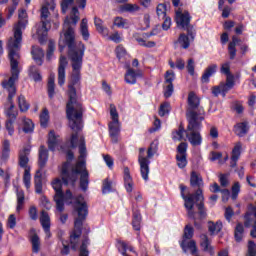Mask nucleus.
Listing matches in <instances>:
<instances>
[{"mask_svg":"<svg viewBox=\"0 0 256 256\" xmlns=\"http://www.w3.org/2000/svg\"><path fill=\"white\" fill-rule=\"evenodd\" d=\"M79 9L72 8L71 17L64 21V45L68 46V57L72 61V74L68 83L69 101L66 105L67 119H83V105L77 101V89L81 87V68L85 55V44L75 43V26L79 23Z\"/></svg>","mask_w":256,"mask_h":256,"instance_id":"f257e3e1","label":"nucleus"},{"mask_svg":"<svg viewBox=\"0 0 256 256\" xmlns=\"http://www.w3.org/2000/svg\"><path fill=\"white\" fill-rule=\"evenodd\" d=\"M79 149V160L76 162V169H72L69 174V165L65 164L62 170V183L64 185H75L77 179L80 175V188L82 191H87L89 187V172L87 171V166L85 165V157H87V147L85 146V137L81 136L78 144Z\"/></svg>","mask_w":256,"mask_h":256,"instance_id":"f03ea898","label":"nucleus"},{"mask_svg":"<svg viewBox=\"0 0 256 256\" xmlns=\"http://www.w3.org/2000/svg\"><path fill=\"white\" fill-rule=\"evenodd\" d=\"M27 11L21 10L18 13V22L13 26V36L8 39L7 49L10 65H19L21 59V43H23V31L27 29Z\"/></svg>","mask_w":256,"mask_h":256,"instance_id":"7ed1b4c3","label":"nucleus"},{"mask_svg":"<svg viewBox=\"0 0 256 256\" xmlns=\"http://www.w3.org/2000/svg\"><path fill=\"white\" fill-rule=\"evenodd\" d=\"M74 209L78 213V217L74 221V230L70 235V245L73 251H77L83 229V221L87 219V215L89 213L87 202H83V195L76 197Z\"/></svg>","mask_w":256,"mask_h":256,"instance_id":"20e7f679","label":"nucleus"},{"mask_svg":"<svg viewBox=\"0 0 256 256\" xmlns=\"http://www.w3.org/2000/svg\"><path fill=\"white\" fill-rule=\"evenodd\" d=\"M11 67V77L2 82V87L8 91V102L10 107L5 110V115L7 121H15L19 112L15 109V104H13V97L17 95V87L15 86V81L19 80V64H10Z\"/></svg>","mask_w":256,"mask_h":256,"instance_id":"39448f33","label":"nucleus"},{"mask_svg":"<svg viewBox=\"0 0 256 256\" xmlns=\"http://www.w3.org/2000/svg\"><path fill=\"white\" fill-rule=\"evenodd\" d=\"M190 185L198 188L194 193L196 207L198 208L199 219H205L207 210L205 209V197L203 196V178L195 171L191 172Z\"/></svg>","mask_w":256,"mask_h":256,"instance_id":"423d86ee","label":"nucleus"},{"mask_svg":"<svg viewBox=\"0 0 256 256\" xmlns=\"http://www.w3.org/2000/svg\"><path fill=\"white\" fill-rule=\"evenodd\" d=\"M201 105V99L197 97L195 92L188 94V107L186 110V119L193 125L195 121H205V109L199 107Z\"/></svg>","mask_w":256,"mask_h":256,"instance_id":"0eeeda50","label":"nucleus"},{"mask_svg":"<svg viewBox=\"0 0 256 256\" xmlns=\"http://www.w3.org/2000/svg\"><path fill=\"white\" fill-rule=\"evenodd\" d=\"M157 150H158V144L155 142H152L150 144V147L148 148V151H147V157L143 155V153H145V148L139 149L138 162L140 165V173L144 181H149V164L151 163L149 159H153V155L157 153Z\"/></svg>","mask_w":256,"mask_h":256,"instance_id":"6e6552de","label":"nucleus"},{"mask_svg":"<svg viewBox=\"0 0 256 256\" xmlns=\"http://www.w3.org/2000/svg\"><path fill=\"white\" fill-rule=\"evenodd\" d=\"M202 123L203 120H194L193 124L188 121L186 137L193 147H199V145L203 143V137H201V133L199 132L201 130Z\"/></svg>","mask_w":256,"mask_h":256,"instance_id":"1a4fd4ad","label":"nucleus"},{"mask_svg":"<svg viewBox=\"0 0 256 256\" xmlns=\"http://www.w3.org/2000/svg\"><path fill=\"white\" fill-rule=\"evenodd\" d=\"M176 23L178 27L181 29H184V31H187L188 37H191V41H195V35H197V32L195 31V27L191 25V15H189V12H176Z\"/></svg>","mask_w":256,"mask_h":256,"instance_id":"9d476101","label":"nucleus"},{"mask_svg":"<svg viewBox=\"0 0 256 256\" xmlns=\"http://www.w3.org/2000/svg\"><path fill=\"white\" fill-rule=\"evenodd\" d=\"M51 13L49 12L48 6H42L41 8V23L42 26L37 29V35H38V41L39 43L43 44L47 41V33L49 32V28H47V25H49V16Z\"/></svg>","mask_w":256,"mask_h":256,"instance_id":"9b49d317","label":"nucleus"},{"mask_svg":"<svg viewBox=\"0 0 256 256\" xmlns=\"http://www.w3.org/2000/svg\"><path fill=\"white\" fill-rule=\"evenodd\" d=\"M52 187L55 191L54 195V201L56 203V209L59 211V213H63L65 211L64 204H63V199L65 197V194L63 193V181L61 179L56 178L52 182Z\"/></svg>","mask_w":256,"mask_h":256,"instance_id":"f8f14e48","label":"nucleus"},{"mask_svg":"<svg viewBox=\"0 0 256 256\" xmlns=\"http://www.w3.org/2000/svg\"><path fill=\"white\" fill-rule=\"evenodd\" d=\"M235 87V77L234 76H228L226 78V83L221 82L217 86L212 87V95L214 97H219V95H222V97H225L229 91H231V88Z\"/></svg>","mask_w":256,"mask_h":256,"instance_id":"ddd939ff","label":"nucleus"},{"mask_svg":"<svg viewBox=\"0 0 256 256\" xmlns=\"http://www.w3.org/2000/svg\"><path fill=\"white\" fill-rule=\"evenodd\" d=\"M185 189L187 187L183 184L180 185L181 196L184 199V206L188 211V217H193L195 215V211L193 210L197 202L195 201V194H189V196H185Z\"/></svg>","mask_w":256,"mask_h":256,"instance_id":"4468645a","label":"nucleus"},{"mask_svg":"<svg viewBox=\"0 0 256 256\" xmlns=\"http://www.w3.org/2000/svg\"><path fill=\"white\" fill-rule=\"evenodd\" d=\"M29 155H31V147L25 146L23 149L19 151L18 154V165L24 171H31V166H29Z\"/></svg>","mask_w":256,"mask_h":256,"instance_id":"2eb2a0df","label":"nucleus"},{"mask_svg":"<svg viewBox=\"0 0 256 256\" xmlns=\"http://www.w3.org/2000/svg\"><path fill=\"white\" fill-rule=\"evenodd\" d=\"M67 65H69L67 57L60 56L58 67V85H60V87L65 85V69H67Z\"/></svg>","mask_w":256,"mask_h":256,"instance_id":"dca6fc26","label":"nucleus"},{"mask_svg":"<svg viewBox=\"0 0 256 256\" xmlns=\"http://www.w3.org/2000/svg\"><path fill=\"white\" fill-rule=\"evenodd\" d=\"M47 161H49V150L41 145L38 150V167L45 169L47 167Z\"/></svg>","mask_w":256,"mask_h":256,"instance_id":"f3484780","label":"nucleus"},{"mask_svg":"<svg viewBox=\"0 0 256 256\" xmlns=\"http://www.w3.org/2000/svg\"><path fill=\"white\" fill-rule=\"evenodd\" d=\"M40 223L47 237H51V218L49 217V213H47L45 210H42L41 212Z\"/></svg>","mask_w":256,"mask_h":256,"instance_id":"a211bd4d","label":"nucleus"},{"mask_svg":"<svg viewBox=\"0 0 256 256\" xmlns=\"http://www.w3.org/2000/svg\"><path fill=\"white\" fill-rule=\"evenodd\" d=\"M241 147V142H237L232 150L230 162V167H232V169L237 167V161H239V157H241Z\"/></svg>","mask_w":256,"mask_h":256,"instance_id":"6ab92c4d","label":"nucleus"},{"mask_svg":"<svg viewBox=\"0 0 256 256\" xmlns=\"http://www.w3.org/2000/svg\"><path fill=\"white\" fill-rule=\"evenodd\" d=\"M133 38L138 43V45H140V47H147L148 49H151L157 45L155 41H147L149 38H145V33L142 34V37L139 36V34H134Z\"/></svg>","mask_w":256,"mask_h":256,"instance_id":"aec40b11","label":"nucleus"},{"mask_svg":"<svg viewBox=\"0 0 256 256\" xmlns=\"http://www.w3.org/2000/svg\"><path fill=\"white\" fill-rule=\"evenodd\" d=\"M234 132L238 137H245L249 133V122L244 121L234 126Z\"/></svg>","mask_w":256,"mask_h":256,"instance_id":"412c9836","label":"nucleus"},{"mask_svg":"<svg viewBox=\"0 0 256 256\" xmlns=\"http://www.w3.org/2000/svg\"><path fill=\"white\" fill-rule=\"evenodd\" d=\"M31 54L37 65H43V57H45V52H43V49H41L39 46H32Z\"/></svg>","mask_w":256,"mask_h":256,"instance_id":"4be33fe9","label":"nucleus"},{"mask_svg":"<svg viewBox=\"0 0 256 256\" xmlns=\"http://www.w3.org/2000/svg\"><path fill=\"white\" fill-rule=\"evenodd\" d=\"M215 73H217V64L209 65L205 69V71L201 77L202 83H209V78L213 77V75H215Z\"/></svg>","mask_w":256,"mask_h":256,"instance_id":"5701e85b","label":"nucleus"},{"mask_svg":"<svg viewBox=\"0 0 256 256\" xmlns=\"http://www.w3.org/2000/svg\"><path fill=\"white\" fill-rule=\"evenodd\" d=\"M120 132H121V129L119 128V122L109 123V133H110L112 142L117 143L119 141L117 137H119Z\"/></svg>","mask_w":256,"mask_h":256,"instance_id":"b1692460","label":"nucleus"},{"mask_svg":"<svg viewBox=\"0 0 256 256\" xmlns=\"http://www.w3.org/2000/svg\"><path fill=\"white\" fill-rule=\"evenodd\" d=\"M180 245L184 253H187V249H189L191 255H195L197 253V242H195V240L187 241L184 239Z\"/></svg>","mask_w":256,"mask_h":256,"instance_id":"393cba45","label":"nucleus"},{"mask_svg":"<svg viewBox=\"0 0 256 256\" xmlns=\"http://www.w3.org/2000/svg\"><path fill=\"white\" fill-rule=\"evenodd\" d=\"M58 145H59V136L55 134V131L51 130L48 134L49 151H55Z\"/></svg>","mask_w":256,"mask_h":256,"instance_id":"a878e982","label":"nucleus"},{"mask_svg":"<svg viewBox=\"0 0 256 256\" xmlns=\"http://www.w3.org/2000/svg\"><path fill=\"white\" fill-rule=\"evenodd\" d=\"M67 161L63 163L62 168H61V177L63 178V169H65V165H68V174L71 173L72 169H77V164H75L74 166L71 164V161H73V159H75V155L73 154V151L69 150L67 152Z\"/></svg>","mask_w":256,"mask_h":256,"instance_id":"bb28decb","label":"nucleus"},{"mask_svg":"<svg viewBox=\"0 0 256 256\" xmlns=\"http://www.w3.org/2000/svg\"><path fill=\"white\" fill-rule=\"evenodd\" d=\"M241 39H239L237 36L232 37V41L228 45V53L230 55V59L233 61L235 57H237V43H239Z\"/></svg>","mask_w":256,"mask_h":256,"instance_id":"cd10ccee","label":"nucleus"},{"mask_svg":"<svg viewBox=\"0 0 256 256\" xmlns=\"http://www.w3.org/2000/svg\"><path fill=\"white\" fill-rule=\"evenodd\" d=\"M94 25L100 35H103V37L109 36V28L103 26V20L101 18L94 17Z\"/></svg>","mask_w":256,"mask_h":256,"instance_id":"c85d7f7f","label":"nucleus"},{"mask_svg":"<svg viewBox=\"0 0 256 256\" xmlns=\"http://www.w3.org/2000/svg\"><path fill=\"white\" fill-rule=\"evenodd\" d=\"M124 185L128 193H131V191H133V178H131V172L129 171V167L124 168Z\"/></svg>","mask_w":256,"mask_h":256,"instance_id":"c756f323","label":"nucleus"},{"mask_svg":"<svg viewBox=\"0 0 256 256\" xmlns=\"http://www.w3.org/2000/svg\"><path fill=\"white\" fill-rule=\"evenodd\" d=\"M221 229H223V223L221 221H217L216 223L213 221L208 222V231L210 235L221 233Z\"/></svg>","mask_w":256,"mask_h":256,"instance_id":"7c9ffc66","label":"nucleus"},{"mask_svg":"<svg viewBox=\"0 0 256 256\" xmlns=\"http://www.w3.org/2000/svg\"><path fill=\"white\" fill-rule=\"evenodd\" d=\"M200 239V245L203 248V251H209V253H213V246H211V239H209V236L202 234Z\"/></svg>","mask_w":256,"mask_h":256,"instance_id":"2f4dec72","label":"nucleus"},{"mask_svg":"<svg viewBox=\"0 0 256 256\" xmlns=\"http://www.w3.org/2000/svg\"><path fill=\"white\" fill-rule=\"evenodd\" d=\"M191 37L189 39V36H187L185 33L180 34L178 37V40L175 43H179L180 47L182 49H189V46L191 45Z\"/></svg>","mask_w":256,"mask_h":256,"instance_id":"473e14b6","label":"nucleus"},{"mask_svg":"<svg viewBox=\"0 0 256 256\" xmlns=\"http://www.w3.org/2000/svg\"><path fill=\"white\" fill-rule=\"evenodd\" d=\"M80 33H81L84 41H89V37H90L89 26L87 25V19L86 18L82 19V21H81Z\"/></svg>","mask_w":256,"mask_h":256,"instance_id":"72a5a7b5","label":"nucleus"},{"mask_svg":"<svg viewBox=\"0 0 256 256\" xmlns=\"http://www.w3.org/2000/svg\"><path fill=\"white\" fill-rule=\"evenodd\" d=\"M113 191H115V188L113 187V181H111L109 178L104 179L102 183L103 195H107V193H113Z\"/></svg>","mask_w":256,"mask_h":256,"instance_id":"f704fd0d","label":"nucleus"},{"mask_svg":"<svg viewBox=\"0 0 256 256\" xmlns=\"http://www.w3.org/2000/svg\"><path fill=\"white\" fill-rule=\"evenodd\" d=\"M125 81L129 85H135L137 83V73H135V70L129 68L125 74Z\"/></svg>","mask_w":256,"mask_h":256,"instance_id":"c9c22d12","label":"nucleus"},{"mask_svg":"<svg viewBox=\"0 0 256 256\" xmlns=\"http://www.w3.org/2000/svg\"><path fill=\"white\" fill-rule=\"evenodd\" d=\"M243 233H245V228L243 227V224L238 223L235 227V231H234V237H235V241H237V243H241L242 239H243Z\"/></svg>","mask_w":256,"mask_h":256,"instance_id":"e433bc0d","label":"nucleus"},{"mask_svg":"<svg viewBox=\"0 0 256 256\" xmlns=\"http://www.w3.org/2000/svg\"><path fill=\"white\" fill-rule=\"evenodd\" d=\"M132 227L134 231H141V213L137 211L133 213Z\"/></svg>","mask_w":256,"mask_h":256,"instance_id":"4c0bfd02","label":"nucleus"},{"mask_svg":"<svg viewBox=\"0 0 256 256\" xmlns=\"http://www.w3.org/2000/svg\"><path fill=\"white\" fill-rule=\"evenodd\" d=\"M31 243L33 253H39L41 249V240L39 239V236L37 234H34L31 237Z\"/></svg>","mask_w":256,"mask_h":256,"instance_id":"58836bf2","label":"nucleus"},{"mask_svg":"<svg viewBox=\"0 0 256 256\" xmlns=\"http://www.w3.org/2000/svg\"><path fill=\"white\" fill-rule=\"evenodd\" d=\"M34 185H35V193H43V179L41 178V175L36 174L34 177Z\"/></svg>","mask_w":256,"mask_h":256,"instance_id":"ea45409f","label":"nucleus"},{"mask_svg":"<svg viewBox=\"0 0 256 256\" xmlns=\"http://www.w3.org/2000/svg\"><path fill=\"white\" fill-rule=\"evenodd\" d=\"M120 11L123 13H135L136 11H139V6L137 4L126 3L121 6Z\"/></svg>","mask_w":256,"mask_h":256,"instance_id":"a19ab883","label":"nucleus"},{"mask_svg":"<svg viewBox=\"0 0 256 256\" xmlns=\"http://www.w3.org/2000/svg\"><path fill=\"white\" fill-rule=\"evenodd\" d=\"M185 133H187V130L180 125L178 130L172 133V139L174 141H183V135H185Z\"/></svg>","mask_w":256,"mask_h":256,"instance_id":"79ce46f5","label":"nucleus"},{"mask_svg":"<svg viewBox=\"0 0 256 256\" xmlns=\"http://www.w3.org/2000/svg\"><path fill=\"white\" fill-rule=\"evenodd\" d=\"M49 123V110L44 108L40 114V125L41 127H47Z\"/></svg>","mask_w":256,"mask_h":256,"instance_id":"37998d69","label":"nucleus"},{"mask_svg":"<svg viewBox=\"0 0 256 256\" xmlns=\"http://www.w3.org/2000/svg\"><path fill=\"white\" fill-rule=\"evenodd\" d=\"M171 112V104L169 102H164L160 105L159 115L160 117H165V115H169Z\"/></svg>","mask_w":256,"mask_h":256,"instance_id":"c03bdc74","label":"nucleus"},{"mask_svg":"<svg viewBox=\"0 0 256 256\" xmlns=\"http://www.w3.org/2000/svg\"><path fill=\"white\" fill-rule=\"evenodd\" d=\"M23 123L24 133H33V129H35V124H33V121H31V119L24 118Z\"/></svg>","mask_w":256,"mask_h":256,"instance_id":"a18cd8bd","label":"nucleus"},{"mask_svg":"<svg viewBox=\"0 0 256 256\" xmlns=\"http://www.w3.org/2000/svg\"><path fill=\"white\" fill-rule=\"evenodd\" d=\"M18 106L22 112L29 111V103H27V100H25V96L20 95L18 97Z\"/></svg>","mask_w":256,"mask_h":256,"instance_id":"49530a36","label":"nucleus"},{"mask_svg":"<svg viewBox=\"0 0 256 256\" xmlns=\"http://www.w3.org/2000/svg\"><path fill=\"white\" fill-rule=\"evenodd\" d=\"M29 75L34 81H41V74L39 73V69H37V67L31 66L29 69Z\"/></svg>","mask_w":256,"mask_h":256,"instance_id":"de8ad7c7","label":"nucleus"},{"mask_svg":"<svg viewBox=\"0 0 256 256\" xmlns=\"http://www.w3.org/2000/svg\"><path fill=\"white\" fill-rule=\"evenodd\" d=\"M118 249L123 256H127V249L129 251H133V248L131 246L127 245L126 242H124V241L118 242Z\"/></svg>","mask_w":256,"mask_h":256,"instance_id":"09e8293b","label":"nucleus"},{"mask_svg":"<svg viewBox=\"0 0 256 256\" xmlns=\"http://www.w3.org/2000/svg\"><path fill=\"white\" fill-rule=\"evenodd\" d=\"M23 183H24L26 189L31 188V170H29V169L24 170Z\"/></svg>","mask_w":256,"mask_h":256,"instance_id":"8fccbe9b","label":"nucleus"},{"mask_svg":"<svg viewBox=\"0 0 256 256\" xmlns=\"http://www.w3.org/2000/svg\"><path fill=\"white\" fill-rule=\"evenodd\" d=\"M176 161L180 169L187 167V155H176Z\"/></svg>","mask_w":256,"mask_h":256,"instance_id":"3c124183","label":"nucleus"},{"mask_svg":"<svg viewBox=\"0 0 256 256\" xmlns=\"http://www.w3.org/2000/svg\"><path fill=\"white\" fill-rule=\"evenodd\" d=\"M156 13L158 17L165 19L167 17V6L165 4H159L156 8Z\"/></svg>","mask_w":256,"mask_h":256,"instance_id":"603ef678","label":"nucleus"},{"mask_svg":"<svg viewBox=\"0 0 256 256\" xmlns=\"http://www.w3.org/2000/svg\"><path fill=\"white\" fill-rule=\"evenodd\" d=\"M87 245H89V238L83 240L82 245L80 246V256H89Z\"/></svg>","mask_w":256,"mask_h":256,"instance_id":"864d4df0","label":"nucleus"},{"mask_svg":"<svg viewBox=\"0 0 256 256\" xmlns=\"http://www.w3.org/2000/svg\"><path fill=\"white\" fill-rule=\"evenodd\" d=\"M165 83L168 85H173V81H175V72L173 70H168L165 73Z\"/></svg>","mask_w":256,"mask_h":256,"instance_id":"5fc2aeb1","label":"nucleus"},{"mask_svg":"<svg viewBox=\"0 0 256 256\" xmlns=\"http://www.w3.org/2000/svg\"><path fill=\"white\" fill-rule=\"evenodd\" d=\"M246 256H256V244L254 241H248V250Z\"/></svg>","mask_w":256,"mask_h":256,"instance_id":"6e6d98bb","label":"nucleus"},{"mask_svg":"<svg viewBox=\"0 0 256 256\" xmlns=\"http://www.w3.org/2000/svg\"><path fill=\"white\" fill-rule=\"evenodd\" d=\"M53 53H55V43L53 41H50L48 44V49L46 54V58L48 61H51L53 57Z\"/></svg>","mask_w":256,"mask_h":256,"instance_id":"4d7b16f0","label":"nucleus"},{"mask_svg":"<svg viewBox=\"0 0 256 256\" xmlns=\"http://www.w3.org/2000/svg\"><path fill=\"white\" fill-rule=\"evenodd\" d=\"M193 235H194L193 227H191L190 225H186L184 228L183 238L184 239H193Z\"/></svg>","mask_w":256,"mask_h":256,"instance_id":"13d9d810","label":"nucleus"},{"mask_svg":"<svg viewBox=\"0 0 256 256\" xmlns=\"http://www.w3.org/2000/svg\"><path fill=\"white\" fill-rule=\"evenodd\" d=\"M110 115L112 122H119V113H117V108L113 104L110 105Z\"/></svg>","mask_w":256,"mask_h":256,"instance_id":"bf43d9fd","label":"nucleus"},{"mask_svg":"<svg viewBox=\"0 0 256 256\" xmlns=\"http://www.w3.org/2000/svg\"><path fill=\"white\" fill-rule=\"evenodd\" d=\"M75 3V0H62L61 2V9L62 13H67V10L69 9V5H73Z\"/></svg>","mask_w":256,"mask_h":256,"instance_id":"052dcab7","label":"nucleus"},{"mask_svg":"<svg viewBox=\"0 0 256 256\" xmlns=\"http://www.w3.org/2000/svg\"><path fill=\"white\" fill-rule=\"evenodd\" d=\"M186 69H187L189 75H195V61L193 59L190 58L188 60Z\"/></svg>","mask_w":256,"mask_h":256,"instance_id":"680f3d73","label":"nucleus"},{"mask_svg":"<svg viewBox=\"0 0 256 256\" xmlns=\"http://www.w3.org/2000/svg\"><path fill=\"white\" fill-rule=\"evenodd\" d=\"M7 225L10 229H15L17 225V218L14 216V214H11L8 217Z\"/></svg>","mask_w":256,"mask_h":256,"instance_id":"e2e57ef3","label":"nucleus"},{"mask_svg":"<svg viewBox=\"0 0 256 256\" xmlns=\"http://www.w3.org/2000/svg\"><path fill=\"white\" fill-rule=\"evenodd\" d=\"M239 191H241V185L239 182H236L232 187V199H237V195H239Z\"/></svg>","mask_w":256,"mask_h":256,"instance_id":"0e129e2a","label":"nucleus"},{"mask_svg":"<svg viewBox=\"0 0 256 256\" xmlns=\"http://www.w3.org/2000/svg\"><path fill=\"white\" fill-rule=\"evenodd\" d=\"M178 154L177 155H187V143L182 142L177 147Z\"/></svg>","mask_w":256,"mask_h":256,"instance_id":"69168bd1","label":"nucleus"},{"mask_svg":"<svg viewBox=\"0 0 256 256\" xmlns=\"http://www.w3.org/2000/svg\"><path fill=\"white\" fill-rule=\"evenodd\" d=\"M173 91H175L173 84H168L164 90V97H166V99H169V97L173 95Z\"/></svg>","mask_w":256,"mask_h":256,"instance_id":"338daca9","label":"nucleus"},{"mask_svg":"<svg viewBox=\"0 0 256 256\" xmlns=\"http://www.w3.org/2000/svg\"><path fill=\"white\" fill-rule=\"evenodd\" d=\"M116 55L118 59H123V57H125V55H127V50H125V48L123 46H118L116 48Z\"/></svg>","mask_w":256,"mask_h":256,"instance_id":"774afa93","label":"nucleus"}]
</instances>
